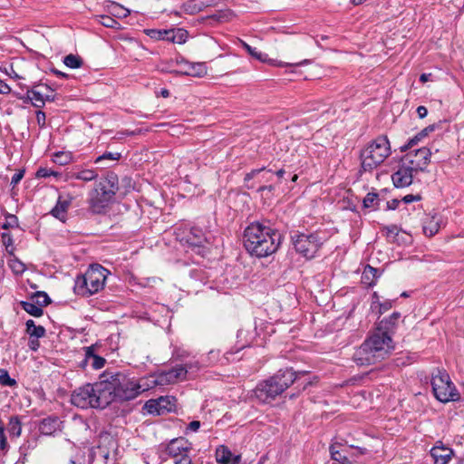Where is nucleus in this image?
Segmentation results:
<instances>
[{"instance_id":"obj_1","label":"nucleus","mask_w":464,"mask_h":464,"mask_svg":"<svg viewBox=\"0 0 464 464\" xmlns=\"http://www.w3.org/2000/svg\"><path fill=\"white\" fill-rule=\"evenodd\" d=\"M244 246L251 256L266 257L274 254L281 244V234L269 226L253 222L244 231Z\"/></svg>"},{"instance_id":"obj_2","label":"nucleus","mask_w":464,"mask_h":464,"mask_svg":"<svg viewBox=\"0 0 464 464\" xmlns=\"http://www.w3.org/2000/svg\"><path fill=\"white\" fill-rule=\"evenodd\" d=\"M392 335L376 327L353 354V360L359 366H368L388 357L394 350Z\"/></svg>"},{"instance_id":"obj_3","label":"nucleus","mask_w":464,"mask_h":464,"mask_svg":"<svg viewBox=\"0 0 464 464\" xmlns=\"http://www.w3.org/2000/svg\"><path fill=\"white\" fill-rule=\"evenodd\" d=\"M102 378H104L105 390L111 392V403L116 400L121 401L133 400L143 392L151 389L149 377L136 380L120 372L106 371L102 374Z\"/></svg>"},{"instance_id":"obj_4","label":"nucleus","mask_w":464,"mask_h":464,"mask_svg":"<svg viewBox=\"0 0 464 464\" xmlns=\"http://www.w3.org/2000/svg\"><path fill=\"white\" fill-rule=\"evenodd\" d=\"M106 389L104 378L95 383H87L74 390L71 402L81 409H104L111 404V392Z\"/></svg>"},{"instance_id":"obj_5","label":"nucleus","mask_w":464,"mask_h":464,"mask_svg":"<svg viewBox=\"0 0 464 464\" xmlns=\"http://www.w3.org/2000/svg\"><path fill=\"white\" fill-rule=\"evenodd\" d=\"M296 380V372L286 368L258 383L253 391L254 396L263 403L270 402L283 393Z\"/></svg>"},{"instance_id":"obj_6","label":"nucleus","mask_w":464,"mask_h":464,"mask_svg":"<svg viewBox=\"0 0 464 464\" xmlns=\"http://www.w3.org/2000/svg\"><path fill=\"white\" fill-rule=\"evenodd\" d=\"M119 190V179L115 173H108L90 192L88 203L90 210L94 214L102 213L114 200Z\"/></svg>"},{"instance_id":"obj_7","label":"nucleus","mask_w":464,"mask_h":464,"mask_svg":"<svg viewBox=\"0 0 464 464\" xmlns=\"http://www.w3.org/2000/svg\"><path fill=\"white\" fill-rule=\"evenodd\" d=\"M391 154L392 148L388 137L379 135L361 150V171L372 172L381 166Z\"/></svg>"},{"instance_id":"obj_8","label":"nucleus","mask_w":464,"mask_h":464,"mask_svg":"<svg viewBox=\"0 0 464 464\" xmlns=\"http://www.w3.org/2000/svg\"><path fill=\"white\" fill-rule=\"evenodd\" d=\"M109 274V270L102 266L99 264L91 265L83 275L75 278L74 293L84 297L97 294L103 289Z\"/></svg>"},{"instance_id":"obj_9","label":"nucleus","mask_w":464,"mask_h":464,"mask_svg":"<svg viewBox=\"0 0 464 464\" xmlns=\"http://www.w3.org/2000/svg\"><path fill=\"white\" fill-rule=\"evenodd\" d=\"M431 387L435 398L443 402L457 401L459 400V393L451 382L449 373L437 368L431 374Z\"/></svg>"},{"instance_id":"obj_10","label":"nucleus","mask_w":464,"mask_h":464,"mask_svg":"<svg viewBox=\"0 0 464 464\" xmlns=\"http://www.w3.org/2000/svg\"><path fill=\"white\" fill-rule=\"evenodd\" d=\"M295 251L307 259L315 256L323 245V239L317 233L299 234L293 238Z\"/></svg>"},{"instance_id":"obj_11","label":"nucleus","mask_w":464,"mask_h":464,"mask_svg":"<svg viewBox=\"0 0 464 464\" xmlns=\"http://www.w3.org/2000/svg\"><path fill=\"white\" fill-rule=\"evenodd\" d=\"M192 444L184 437L172 439L166 446V452L175 464H192L190 451Z\"/></svg>"},{"instance_id":"obj_12","label":"nucleus","mask_w":464,"mask_h":464,"mask_svg":"<svg viewBox=\"0 0 464 464\" xmlns=\"http://www.w3.org/2000/svg\"><path fill=\"white\" fill-rule=\"evenodd\" d=\"M188 369L183 367L182 365H176L175 367L161 371L155 376H149L150 384H151V388L157 385H169L173 384L178 382H182L187 379Z\"/></svg>"},{"instance_id":"obj_13","label":"nucleus","mask_w":464,"mask_h":464,"mask_svg":"<svg viewBox=\"0 0 464 464\" xmlns=\"http://www.w3.org/2000/svg\"><path fill=\"white\" fill-rule=\"evenodd\" d=\"M431 151L427 147H422L408 153L402 160L416 173L424 171L430 163Z\"/></svg>"},{"instance_id":"obj_14","label":"nucleus","mask_w":464,"mask_h":464,"mask_svg":"<svg viewBox=\"0 0 464 464\" xmlns=\"http://www.w3.org/2000/svg\"><path fill=\"white\" fill-rule=\"evenodd\" d=\"M176 406V399L171 396H161L156 400H149L144 404L143 409L149 414L163 415L170 412Z\"/></svg>"},{"instance_id":"obj_15","label":"nucleus","mask_w":464,"mask_h":464,"mask_svg":"<svg viewBox=\"0 0 464 464\" xmlns=\"http://www.w3.org/2000/svg\"><path fill=\"white\" fill-rule=\"evenodd\" d=\"M415 174L417 173L402 160L398 169L392 175V180L395 188H406L412 183Z\"/></svg>"},{"instance_id":"obj_16","label":"nucleus","mask_w":464,"mask_h":464,"mask_svg":"<svg viewBox=\"0 0 464 464\" xmlns=\"http://www.w3.org/2000/svg\"><path fill=\"white\" fill-rule=\"evenodd\" d=\"M73 200V197L70 194L59 196L56 205L51 210V214L62 222H65L67 218V210Z\"/></svg>"},{"instance_id":"obj_17","label":"nucleus","mask_w":464,"mask_h":464,"mask_svg":"<svg viewBox=\"0 0 464 464\" xmlns=\"http://www.w3.org/2000/svg\"><path fill=\"white\" fill-rule=\"evenodd\" d=\"M441 217L437 213H429L422 221V230L426 237L435 236L440 229Z\"/></svg>"},{"instance_id":"obj_18","label":"nucleus","mask_w":464,"mask_h":464,"mask_svg":"<svg viewBox=\"0 0 464 464\" xmlns=\"http://www.w3.org/2000/svg\"><path fill=\"white\" fill-rule=\"evenodd\" d=\"M62 421L56 416H49L42 420L39 430L43 435L51 436L61 430Z\"/></svg>"},{"instance_id":"obj_19","label":"nucleus","mask_w":464,"mask_h":464,"mask_svg":"<svg viewBox=\"0 0 464 464\" xmlns=\"http://www.w3.org/2000/svg\"><path fill=\"white\" fill-rule=\"evenodd\" d=\"M84 351L85 358L81 363L82 367H84L86 364H91L94 370H99L104 366L106 360L103 357L95 354L93 346L85 347Z\"/></svg>"},{"instance_id":"obj_20","label":"nucleus","mask_w":464,"mask_h":464,"mask_svg":"<svg viewBox=\"0 0 464 464\" xmlns=\"http://www.w3.org/2000/svg\"><path fill=\"white\" fill-rule=\"evenodd\" d=\"M240 458V455L233 456L226 446H219L216 450V459L220 464H239Z\"/></svg>"},{"instance_id":"obj_21","label":"nucleus","mask_w":464,"mask_h":464,"mask_svg":"<svg viewBox=\"0 0 464 464\" xmlns=\"http://www.w3.org/2000/svg\"><path fill=\"white\" fill-rule=\"evenodd\" d=\"M452 450L444 447H433L430 450V455L434 459V464H448L451 458Z\"/></svg>"},{"instance_id":"obj_22","label":"nucleus","mask_w":464,"mask_h":464,"mask_svg":"<svg viewBox=\"0 0 464 464\" xmlns=\"http://www.w3.org/2000/svg\"><path fill=\"white\" fill-rule=\"evenodd\" d=\"M400 318L401 314L399 312H393L388 318L381 320L376 327L392 334V333H393L394 329L396 328Z\"/></svg>"},{"instance_id":"obj_23","label":"nucleus","mask_w":464,"mask_h":464,"mask_svg":"<svg viewBox=\"0 0 464 464\" xmlns=\"http://www.w3.org/2000/svg\"><path fill=\"white\" fill-rule=\"evenodd\" d=\"M186 241L193 247H201L206 241V238L200 228L192 227L186 237Z\"/></svg>"},{"instance_id":"obj_24","label":"nucleus","mask_w":464,"mask_h":464,"mask_svg":"<svg viewBox=\"0 0 464 464\" xmlns=\"http://www.w3.org/2000/svg\"><path fill=\"white\" fill-rule=\"evenodd\" d=\"M380 276L378 269L367 266L362 275V283L367 286H373Z\"/></svg>"},{"instance_id":"obj_25","label":"nucleus","mask_w":464,"mask_h":464,"mask_svg":"<svg viewBox=\"0 0 464 464\" xmlns=\"http://www.w3.org/2000/svg\"><path fill=\"white\" fill-rule=\"evenodd\" d=\"M237 337L239 345L238 349H243L253 343L255 333L252 330L242 328L238 330Z\"/></svg>"},{"instance_id":"obj_26","label":"nucleus","mask_w":464,"mask_h":464,"mask_svg":"<svg viewBox=\"0 0 464 464\" xmlns=\"http://www.w3.org/2000/svg\"><path fill=\"white\" fill-rule=\"evenodd\" d=\"M185 74L193 77H202L207 74V67L204 63H188Z\"/></svg>"},{"instance_id":"obj_27","label":"nucleus","mask_w":464,"mask_h":464,"mask_svg":"<svg viewBox=\"0 0 464 464\" xmlns=\"http://www.w3.org/2000/svg\"><path fill=\"white\" fill-rule=\"evenodd\" d=\"M166 41L174 44H183L186 41L187 31L181 28L167 30Z\"/></svg>"},{"instance_id":"obj_28","label":"nucleus","mask_w":464,"mask_h":464,"mask_svg":"<svg viewBox=\"0 0 464 464\" xmlns=\"http://www.w3.org/2000/svg\"><path fill=\"white\" fill-rule=\"evenodd\" d=\"M26 333L30 335V337H34L36 339L44 337L45 334V329L42 325H35L33 320L26 321Z\"/></svg>"},{"instance_id":"obj_29","label":"nucleus","mask_w":464,"mask_h":464,"mask_svg":"<svg viewBox=\"0 0 464 464\" xmlns=\"http://www.w3.org/2000/svg\"><path fill=\"white\" fill-rule=\"evenodd\" d=\"M27 98L33 102V105L36 108H43L44 106V94L36 90L31 89L26 92Z\"/></svg>"},{"instance_id":"obj_30","label":"nucleus","mask_w":464,"mask_h":464,"mask_svg":"<svg viewBox=\"0 0 464 464\" xmlns=\"http://www.w3.org/2000/svg\"><path fill=\"white\" fill-rule=\"evenodd\" d=\"M21 306L26 313L34 317H40L44 314L43 308L34 304L33 301H22Z\"/></svg>"},{"instance_id":"obj_31","label":"nucleus","mask_w":464,"mask_h":464,"mask_svg":"<svg viewBox=\"0 0 464 464\" xmlns=\"http://www.w3.org/2000/svg\"><path fill=\"white\" fill-rule=\"evenodd\" d=\"M7 430L10 435L19 437L22 432V424L18 416H12L9 419Z\"/></svg>"},{"instance_id":"obj_32","label":"nucleus","mask_w":464,"mask_h":464,"mask_svg":"<svg viewBox=\"0 0 464 464\" xmlns=\"http://www.w3.org/2000/svg\"><path fill=\"white\" fill-rule=\"evenodd\" d=\"M31 301L39 305L41 308L46 306L51 303V299L48 295L44 291H37L31 295Z\"/></svg>"},{"instance_id":"obj_33","label":"nucleus","mask_w":464,"mask_h":464,"mask_svg":"<svg viewBox=\"0 0 464 464\" xmlns=\"http://www.w3.org/2000/svg\"><path fill=\"white\" fill-rule=\"evenodd\" d=\"M242 45H243L244 49L248 53V54L251 55L256 60L263 62V63L267 61L266 53H264L258 51L256 47H252L251 45L247 44L245 42H242Z\"/></svg>"},{"instance_id":"obj_34","label":"nucleus","mask_w":464,"mask_h":464,"mask_svg":"<svg viewBox=\"0 0 464 464\" xmlns=\"http://www.w3.org/2000/svg\"><path fill=\"white\" fill-rule=\"evenodd\" d=\"M63 63L72 69H77L82 66L83 61L79 55L68 54L63 59Z\"/></svg>"},{"instance_id":"obj_35","label":"nucleus","mask_w":464,"mask_h":464,"mask_svg":"<svg viewBox=\"0 0 464 464\" xmlns=\"http://www.w3.org/2000/svg\"><path fill=\"white\" fill-rule=\"evenodd\" d=\"M98 177V174L93 169H82L74 174V178L76 179H80L82 181H92L94 180Z\"/></svg>"},{"instance_id":"obj_36","label":"nucleus","mask_w":464,"mask_h":464,"mask_svg":"<svg viewBox=\"0 0 464 464\" xmlns=\"http://www.w3.org/2000/svg\"><path fill=\"white\" fill-rule=\"evenodd\" d=\"M331 457L334 460L340 462L341 464L350 463L348 458L339 450L336 446L332 445L330 447Z\"/></svg>"},{"instance_id":"obj_37","label":"nucleus","mask_w":464,"mask_h":464,"mask_svg":"<svg viewBox=\"0 0 464 464\" xmlns=\"http://www.w3.org/2000/svg\"><path fill=\"white\" fill-rule=\"evenodd\" d=\"M0 384L3 386L13 387L16 384V381L10 377L5 369H0Z\"/></svg>"},{"instance_id":"obj_38","label":"nucleus","mask_w":464,"mask_h":464,"mask_svg":"<svg viewBox=\"0 0 464 464\" xmlns=\"http://www.w3.org/2000/svg\"><path fill=\"white\" fill-rule=\"evenodd\" d=\"M8 266L11 268V270L16 275H21L25 271L24 264L18 260L16 257L11 259L8 262Z\"/></svg>"},{"instance_id":"obj_39","label":"nucleus","mask_w":464,"mask_h":464,"mask_svg":"<svg viewBox=\"0 0 464 464\" xmlns=\"http://www.w3.org/2000/svg\"><path fill=\"white\" fill-rule=\"evenodd\" d=\"M145 34L154 40H164L166 41L167 30L159 29H148L145 30Z\"/></svg>"},{"instance_id":"obj_40","label":"nucleus","mask_w":464,"mask_h":464,"mask_svg":"<svg viewBox=\"0 0 464 464\" xmlns=\"http://www.w3.org/2000/svg\"><path fill=\"white\" fill-rule=\"evenodd\" d=\"M121 157V155L119 152H109V151H106L102 155H101V156L96 158L95 163L98 164V163H101L103 160H107L114 161V160H120Z\"/></svg>"},{"instance_id":"obj_41","label":"nucleus","mask_w":464,"mask_h":464,"mask_svg":"<svg viewBox=\"0 0 464 464\" xmlns=\"http://www.w3.org/2000/svg\"><path fill=\"white\" fill-rule=\"evenodd\" d=\"M3 229H8L11 227H18V218L15 215L13 214H6L5 215V221L2 224Z\"/></svg>"},{"instance_id":"obj_42","label":"nucleus","mask_w":464,"mask_h":464,"mask_svg":"<svg viewBox=\"0 0 464 464\" xmlns=\"http://www.w3.org/2000/svg\"><path fill=\"white\" fill-rule=\"evenodd\" d=\"M1 241L5 246L6 250L9 253H12L13 249H14V247H13L14 240H13L12 235L10 233H7V232L2 233L1 234Z\"/></svg>"},{"instance_id":"obj_43","label":"nucleus","mask_w":464,"mask_h":464,"mask_svg":"<svg viewBox=\"0 0 464 464\" xmlns=\"http://www.w3.org/2000/svg\"><path fill=\"white\" fill-rule=\"evenodd\" d=\"M203 5H198L195 3L194 0L189 1L187 5L184 6L185 12L188 14H196L202 10Z\"/></svg>"},{"instance_id":"obj_44","label":"nucleus","mask_w":464,"mask_h":464,"mask_svg":"<svg viewBox=\"0 0 464 464\" xmlns=\"http://www.w3.org/2000/svg\"><path fill=\"white\" fill-rule=\"evenodd\" d=\"M378 198V194L377 193H373V192H370L368 193L365 198H363V207L364 208H372L373 207V204L374 202L377 200Z\"/></svg>"},{"instance_id":"obj_45","label":"nucleus","mask_w":464,"mask_h":464,"mask_svg":"<svg viewBox=\"0 0 464 464\" xmlns=\"http://www.w3.org/2000/svg\"><path fill=\"white\" fill-rule=\"evenodd\" d=\"M100 23L107 28H114L118 24V22L109 15L101 16Z\"/></svg>"},{"instance_id":"obj_46","label":"nucleus","mask_w":464,"mask_h":464,"mask_svg":"<svg viewBox=\"0 0 464 464\" xmlns=\"http://www.w3.org/2000/svg\"><path fill=\"white\" fill-rule=\"evenodd\" d=\"M35 175L37 178H48L51 176H58V173L55 171H53L47 168H40L36 171Z\"/></svg>"},{"instance_id":"obj_47","label":"nucleus","mask_w":464,"mask_h":464,"mask_svg":"<svg viewBox=\"0 0 464 464\" xmlns=\"http://www.w3.org/2000/svg\"><path fill=\"white\" fill-rule=\"evenodd\" d=\"M422 139L417 133L414 137H412L411 139L409 140L407 144H405L404 146H402L401 148V151L407 150L408 149H410V148L413 147L414 145H416Z\"/></svg>"},{"instance_id":"obj_48","label":"nucleus","mask_w":464,"mask_h":464,"mask_svg":"<svg viewBox=\"0 0 464 464\" xmlns=\"http://www.w3.org/2000/svg\"><path fill=\"white\" fill-rule=\"evenodd\" d=\"M113 9L119 16L127 17L130 14V11L128 9L124 8L123 6H121V5L116 4L113 6Z\"/></svg>"},{"instance_id":"obj_49","label":"nucleus","mask_w":464,"mask_h":464,"mask_svg":"<svg viewBox=\"0 0 464 464\" xmlns=\"http://www.w3.org/2000/svg\"><path fill=\"white\" fill-rule=\"evenodd\" d=\"M45 119L46 115L44 111L40 110L36 111V121L40 128H44L45 126Z\"/></svg>"},{"instance_id":"obj_50","label":"nucleus","mask_w":464,"mask_h":464,"mask_svg":"<svg viewBox=\"0 0 464 464\" xmlns=\"http://www.w3.org/2000/svg\"><path fill=\"white\" fill-rule=\"evenodd\" d=\"M229 13L228 12H219L211 15L210 17L218 22H224L228 19Z\"/></svg>"},{"instance_id":"obj_51","label":"nucleus","mask_w":464,"mask_h":464,"mask_svg":"<svg viewBox=\"0 0 464 464\" xmlns=\"http://www.w3.org/2000/svg\"><path fill=\"white\" fill-rule=\"evenodd\" d=\"M24 175V169H21V170L17 171L16 173H14L11 179V185H13L14 187L15 185H17L20 182V180L23 179Z\"/></svg>"},{"instance_id":"obj_52","label":"nucleus","mask_w":464,"mask_h":464,"mask_svg":"<svg viewBox=\"0 0 464 464\" xmlns=\"http://www.w3.org/2000/svg\"><path fill=\"white\" fill-rule=\"evenodd\" d=\"M436 129L435 124H431L421 130L420 132H418L419 136L423 139L427 137L430 132L434 131Z\"/></svg>"},{"instance_id":"obj_53","label":"nucleus","mask_w":464,"mask_h":464,"mask_svg":"<svg viewBox=\"0 0 464 464\" xmlns=\"http://www.w3.org/2000/svg\"><path fill=\"white\" fill-rule=\"evenodd\" d=\"M266 168L263 167V168H260V169H252L250 172L246 173V176H245V179L244 180L245 181H249L251 180L252 179H254L258 173H260L261 171L265 170Z\"/></svg>"},{"instance_id":"obj_54","label":"nucleus","mask_w":464,"mask_h":464,"mask_svg":"<svg viewBox=\"0 0 464 464\" xmlns=\"http://www.w3.org/2000/svg\"><path fill=\"white\" fill-rule=\"evenodd\" d=\"M182 366L188 369V373L195 372L199 369V365H198V362H188Z\"/></svg>"},{"instance_id":"obj_55","label":"nucleus","mask_w":464,"mask_h":464,"mask_svg":"<svg viewBox=\"0 0 464 464\" xmlns=\"http://www.w3.org/2000/svg\"><path fill=\"white\" fill-rule=\"evenodd\" d=\"M420 199H421V197L420 195L409 194V195H406L405 197H403L402 201L408 204V203H411L414 201H419Z\"/></svg>"},{"instance_id":"obj_56","label":"nucleus","mask_w":464,"mask_h":464,"mask_svg":"<svg viewBox=\"0 0 464 464\" xmlns=\"http://www.w3.org/2000/svg\"><path fill=\"white\" fill-rule=\"evenodd\" d=\"M384 230H386V235L389 237L390 235H398L399 229L398 227L395 225H391L384 227Z\"/></svg>"},{"instance_id":"obj_57","label":"nucleus","mask_w":464,"mask_h":464,"mask_svg":"<svg viewBox=\"0 0 464 464\" xmlns=\"http://www.w3.org/2000/svg\"><path fill=\"white\" fill-rule=\"evenodd\" d=\"M0 440H1V446L4 448L6 445V438L5 436V425L0 420Z\"/></svg>"},{"instance_id":"obj_58","label":"nucleus","mask_w":464,"mask_h":464,"mask_svg":"<svg viewBox=\"0 0 464 464\" xmlns=\"http://www.w3.org/2000/svg\"><path fill=\"white\" fill-rule=\"evenodd\" d=\"M200 428V421L198 420H192L189 422L188 426L187 427V430L189 431H198V430Z\"/></svg>"},{"instance_id":"obj_59","label":"nucleus","mask_w":464,"mask_h":464,"mask_svg":"<svg viewBox=\"0 0 464 464\" xmlns=\"http://www.w3.org/2000/svg\"><path fill=\"white\" fill-rule=\"evenodd\" d=\"M11 88L7 83H5L4 81L0 80V93L1 94H7L10 93Z\"/></svg>"},{"instance_id":"obj_60","label":"nucleus","mask_w":464,"mask_h":464,"mask_svg":"<svg viewBox=\"0 0 464 464\" xmlns=\"http://www.w3.org/2000/svg\"><path fill=\"white\" fill-rule=\"evenodd\" d=\"M417 113H418V116L420 118V119H423L427 116L428 114V110L425 106H419L417 108Z\"/></svg>"},{"instance_id":"obj_61","label":"nucleus","mask_w":464,"mask_h":464,"mask_svg":"<svg viewBox=\"0 0 464 464\" xmlns=\"http://www.w3.org/2000/svg\"><path fill=\"white\" fill-rule=\"evenodd\" d=\"M400 204V201L398 199H392L391 201L387 202V208L388 209H396Z\"/></svg>"},{"instance_id":"obj_62","label":"nucleus","mask_w":464,"mask_h":464,"mask_svg":"<svg viewBox=\"0 0 464 464\" xmlns=\"http://www.w3.org/2000/svg\"><path fill=\"white\" fill-rule=\"evenodd\" d=\"M28 345L31 350L36 351L39 347V342L37 339H31L28 343Z\"/></svg>"},{"instance_id":"obj_63","label":"nucleus","mask_w":464,"mask_h":464,"mask_svg":"<svg viewBox=\"0 0 464 464\" xmlns=\"http://www.w3.org/2000/svg\"><path fill=\"white\" fill-rule=\"evenodd\" d=\"M391 307H392V304H391V302H385V303H383V304H381V305H380V310H381V312L382 313V312L387 311V310H388V309H390Z\"/></svg>"},{"instance_id":"obj_64","label":"nucleus","mask_w":464,"mask_h":464,"mask_svg":"<svg viewBox=\"0 0 464 464\" xmlns=\"http://www.w3.org/2000/svg\"><path fill=\"white\" fill-rule=\"evenodd\" d=\"M430 74H428V73H422L420 76V81L421 82H426L427 81H429V78H430Z\"/></svg>"}]
</instances>
